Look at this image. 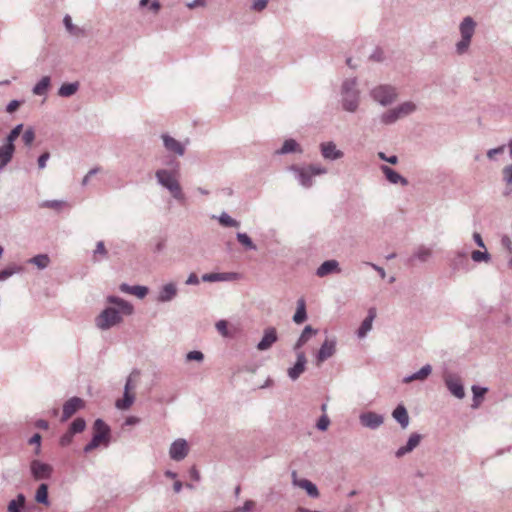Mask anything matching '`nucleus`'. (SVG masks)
I'll list each match as a JSON object with an SVG mask.
<instances>
[{
    "mask_svg": "<svg viewBox=\"0 0 512 512\" xmlns=\"http://www.w3.org/2000/svg\"><path fill=\"white\" fill-rule=\"evenodd\" d=\"M35 500L40 503L48 506L50 504L48 499V485L45 483H42L39 485L36 494H35Z\"/></svg>",
    "mask_w": 512,
    "mask_h": 512,
    "instance_id": "nucleus-31",
    "label": "nucleus"
},
{
    "mask_svg": "<svg viewBox=\"0 0 512 512\" xmlns=\"http://www.w3.org/2000/svg\"><path fill=\"white\" fill-rule=\"evenodd\" d=\"M392 416H407V410L403 405H398L393 411Z\"/></svg>",
    "mask_w": 512,
    "mask_h": 512,
    "instance_id": "nucleus-57",
    "label": "nucleus"
},
{
    "mask_svg": "<svg viewBox=\"0 0 512 512\" xmlns=\"http://www.w3.org/2000/svg\"><path fill=\"white\" fill-rule=\"evenodd\" d=\"M332 272H340V269L338 267V262L336 260L325 261L317 269V275L319 277H324Z\"/></svg>",
    "mask_w": 512,
    "mask_h": 512,
    "instance_id": "nucleus-24",
    "label": "nucleus"
},
{
    "mask_svg": "<svg viewBox=\"0 0 512 512\" xmlns=\"http://www.w3.org/2000/svg\"><path fill=\"white\" fill-rule=\"evenodd\" d=\"M306 318H307L306 303H305L304 298H300L297 301V309L293 316V320L295 323L301 324L302 322H304L306 320Z\"/></svg>",
    "mask_w": 512,
    "mask_h": 512,
    "instance_id": "nucleus-26",
    "label": "nucleus"
},
{
    "mask_svg": "<svg viewBox=\"0 0 512 512\" xmlns=\"http://www.w3.org/2000/svg\"><path fill=\"white\" fill-rule=\"evenodd\" d=\"M329 425L330 418H319L318 422L316 423V427L321 431H325Z\"/></svg>",
    "mask_w": 512,
    "mask_h": 512,
    "instance_id": "nucleus-51",
    "label": "nucleus"
},
{
    "mask_svg": "<svg viewBox=\"0 0 512 512\" xmlns=\"http://www.w3.org/2000/svg\"><path fill=\"white\" fill-rule=\"evenodd\" d=\"M29 262L36 265L39 269H44L49 265L50 259H49L48 255L40 254V255H37V256L31 258L29 260Z\"/></svg>",
    "mask_w": 512,
    "mask_h": 512,
    "instance_id": "nucleus-38",
    "label": "nucleus"
},
{
    "mask_svg": "<svg viewBox=\"0 0 512 512\" xmlns=\"http://www.w3.org/2000/svg\"><path fill=\"white\" fill-rule=\"evenodd\" d=\"M277 331L274 327L267 328L264 331L263 338L257 345V349L264 351L269 349L277 341Z\"/></svg>",
    "mask_w": 512,
    "mask_h": 512,
    "instance_id": "nucleus-15",
    "label": "nucleus"
},
{
    "mask_svg": "<svg viewBox=\"0 0 512 512\" xmlns=\"http://www.w3.org/2000/svg\"><path fill=\"white\" fill-rule=\"evenodd\" d=\"M50 86V77L44 76L34 87L33 92L36 95H44L46 94L48 88Z\"/></svg>",
    "mask_w": 512,
    "mask_h": 512,
    "instance_id": "nucleus-37",
    "label": "nucleus"
},
{
    "mask_svg": "<svg viewBox=\"0 0 512 512\" xmlns=\"http://www.w3.org/2000/svg\"><path fill=\"white\" fill-rule=\"evenodd\" d=\"M431 371H432L431 366L425 365L417 373H414L413 375L405 378L404 381L406 383H409L414 380H424L430 375Z\"/></svg>",
    "mask_w": 512,
    "mask_h": 512,
    "instance_id": "nucleus-33",
    "label": "nucleus"
},
{
    "mask_svg": "<svg viewBox=\"0 0 512 512\" xmlns=\"http://www.w3.org/2000/svg\"><path fill=\"white\" fill-rule=\"evenodd\" d=\"M22 128H23L22 124H19L16 127H14L7 137V142L13 144L14 141L20 136V134L22 132Z\"/></svg>",
    "mask_w": 512,
    "mask_h": 512,
    "instance_id": "nucleus-46",
    "label": "nucleus"
},
{
    "mask_svg": "<svg viewBox=\"0 0 512 512\" xmlns=\"http://www.w3.org/2000/svg\"><path fill=\"white\" fill-rule=\"evenodd\" d=\"M382 172L386 176L387 180L392 184H401L403 186L408 184L407 179L402 177L399 173L391 169L390 167L383 165L381 167Z\"/></svg>",
    "mask_w": 512,
    "mask_h": 512,
    "instance_id": "nucleus-20",
    "label": "nucleus"
},
{
    "mask_svg": "<svg viewBox=\"0 0 512 512\" xmlns=\"http://www.w3.org/2000/svg\"><path fill=\"white\" fill-rule=\"evenodd\" d=\"M111 442V429L102 420L97 418L93 425V437L91 441L84 447V452L89 453L99 447H108Z\"/></svg>",
    "mask_w": 512,
    "mask_h": 512,
    "instance_id": "nucleus-3",
    "label": "nucleus"
},
{
    "mask_svg": "<svg viewBox=\"0 0 512 512\" xmlns=\"http://www.w3.org/2000/svg\"><path fill=\"white\" fill-rule=\"evenodd\" d=\"M255 503L252 500L245 501L243 506L235 508V512H249L254 507Z\"/></svg>",
    "mask_w": 512,
    "mask_h": 512,
    "instance_id": "nucleus-50",
    "label": "nucleus"
},
{
    "mask_svg": "<svg viewBox=\"0 0 512 512\" xmlns=\"http://www.w3.org/2000/svg\"><path fill=\"white\" fill-rule=\"evenodd\" d=\"M295 170L299 174L301 184L305 187H310L312 185V180H311L312 176L318 175V174H321L324 172V170L314 167V166H309L308 168H301V169L297 168Z\"/></svg>",
    "mask_w": 512,
    "mask_h": 512,
    "instance_id": "nucleus-12",
    "label": "nucleus"
},
{
    "mask_svg": "<svg viewBox=\"0 0 512 512\" xmlns=\"http://www.w3.org/2000/svg\"><path fill=\"white\" fill-rule=\"evenodd\" d=\"M26 502V497L24 494L20 493L17 497L11 500L7 506L8 512H21L24 508Z\"/></svg>",
    "mask_w": 512,
    "mask_h": 512,
    "instance_id": "nucleus-29",
    "label": "nucleus"
},
{
    "mask_svg": "<svg viewBox=\"0 0 512 512\" xmlns=\"http://www.w3.org/2000/svg\"><path fill=\"white\" fill-rule=\"evenodd\" d=\"M396 109L401 118V117L409 115L410 113L415 111L416 106L412 102H405V103L401 104L399 107H397Z\"/></svg>",
    "mask_w": 512,
    "mask_h": 512,
    "instance_id": "nucleus-40",
    "label": "nucleus"
},
{
    "mask_svg": "<svg viewBox=\"0 0 512 512\" xmlns=\"http://www.w3.org/2000/svg\"><path fill=\"white\" fill-rule=\"evenodd\" d=\"M510 154L512 156V141L509 143ZM503 181L506 183V191L504 192L505 196H508L512 192V163L507 165L502 170Z\"/></svg>",
    "mask_w": 512,
    "mask_h": 512,
    "instance_id": "nucleus-23",
    "label": "nucleus"
},
{
    "mask_svg": "<svg viewBox=\"0 0 512 512\" xmlns=\"http://www.w3.org/2000/svg\"><path fill=\"white\" fill-rule=\"evenodd\" d=\"M64 24H65V26H66L67 30H68L70 33H73V31H74V26H73V24H72V19H71V17H70V16H68V15H67V16H65V18H64Z\"/></svg>",
    "mask_w": 512,
    "mask_h": 512,
    "instance_id": "nucleus-60",
    "label": "nucleus"
},
{
    "mask_svg": "<svg viewBox=\"0 0 512 512\" xmlns=\"http://www.w3.org/2000/svg\"><path fill=\"white\" fill-rule=\"evenodd\" d=\"M208 0H193L192 2L187 4V7L190 9L196 8V7H203L206 5Z\"/></svg>",
    "mask_w": 512,
    "mask_h": 512,
    "instance_id": "nucleus-58",
    "label": "nucleus"
},
{
    "mask_svg": "<svg viewBox=\"0 0 512 512\" xmlns=\"http://www.w3.org/2000/svg\"><path fill=\"white\" fill-rule=\"evenodd\" d=\"M216 329L217 331L224 337L229 336L228 332V323L225 320H220L216 323Z\"/></svg>",
    "mask_w": 512,
    "mask_h": 512,
    "instance_id": "nucleus-48",
    "label": "nucleus"
},
{
    "mask_svg": "<svg viewBox=\"0 0 512 512\" xmlns=\"http://www.w3.org/2000/svg\"><path fill=\"white\" fill-rule=\"evenodd\" d=\"M188 453L187 442L184 439L174 441L170 447L169 454L175 461L183 460Z\"/></svg>",
    "mask_w": 512,
    "mask_h": 512,
    "instance_id": "nucleus-10",
    "label": "nucleus"
},
{
    "mask_svg": "<svg viewBox=\"0 0 512 512\" xmlns=\"http://www.w3.org/2000/svg\"><path fill=\"white\" fill-rule=\"evenodd\" d=\"M177 293V289L174 284H166L160 291L158 300L160 302L170 301Z\"/></svg>",
    "mask_w": 512,
    "mask_h": 512,
    "instance_id": "nucleus-30",
    "label": "nucleus"
},
{
    "mask_svg": "<svg viewBox=\"0 0 512 512\" xmlns=\"http://www.w3.org/2000/svg\"><path fill=\"white\" fill-rule=\"evenodd\" d=\"M79 88V84L78 82H75V83H64L59 91H58V94L62 97H69V96H72L74 95L77 90Z\"/></svg>",
    "mask_w": 512,
    "mask_h": 512,
    "instance_id": "nucleus-34",
    "label": "nucleus"
},
{
    "mask_svg": "<svg viewBox=\"0 0 512 512\" xmlns=\"http://www.w3.org/2000/svg\"><path fill=\"white\" fill-rule=\"evenodd\" d=\"M384 418H360L361 425L369 429H377L383 424Z\"/></svg>",
    "mask_w": 512,
    "mask_h": 512,
    "instance_id": "nucleus-39",
    "label": "nucleus"
},
{
    "mask_svg": "<svg viewBox=\"0 0 512 512\" xmlns=\"http://www.w3.org/2000/svg\"><path fill=\"white\" fill-rule=\"evenodd\" d=\"M317 334V330L313 329L311 326H306L302 331L298 341L296 342L294 349H300L308 340Z\"/></svg>",
    "mask_w": 512,
    "mask_h": 512,
    "instance_id": "nucleus-28",
    "label": "nucleus"
},
{
    "mask_svg": "<svg viewBox=\"0 0 512 512\" xmlns=\"http://www.w3.org/2000/svg\"><path fill=\"white\" fill-rule=\"evenodd\" d=\"M140 379V372L133 371L127 378L124 395L122 398L116 400L115 405L118 409L125 410L128 409L134 402L135 399V390L138 385Z\"/></svg>",
    "mask_w": 512,
    "mask_h": 512,
    "instance_id": "nucleus-4",
    "label": "nucleus"
},
{
    "mask_svg": "<svg viewBox=\"0 0 512 512\" xmlns=\"http://www.w3.org/2000/svg\"><path fill=\"white\" fill-rule=\"evenodd\" d=\"M190 476L195 481H199L200 480V473H199V471L195 467L191 468Z\"/></svg>",
    "mask_w": 512,
    "mask_h": 512,
    "instance_id": "nucleus-64",
    "label": "nucleus"
},
{
    "mask_svg": "<svg viewBox=\"0 0 512 512\" xmlns=\"http://www.w3.org/2000/svg\"><path fill=\"white\" fill-rule=\"evenodd\" d=\"M376 317V309L370 308L368 311V316L363 320L360 328L358 329V336L360 338L364 337L372 328V322Z\"/></svg>",
    "mask_w": 512,
    "mask_h": 512,
    "instance_id": "nucleus-22",
    "label": "nucleus"
},
{
    "mask_svg": "<svg viewBox=\"0 0 512 512\" xmlns=\"http://www.w3.org/2000/svg\"><path fill=\"white\" fill-rule=\"evenodd\" d=\"M107 301L117 306L118 309L108 307L96 318L97 327L103 330L120 323L122 320L120 313L124 315H131L133 313V306L119 297L110 296Z\"/></svg>",
    "mask_w": 512,
    "mask_h": 512,
    "instance_id": "nucleus-1",
    "label": "nucleus"
},
{
    "mask_svg": "<svg viewBox=\"0 0 512 512\" xmlns=\"http://www.w3.org/2000/svg\"><path fill=\"white\" fill-rule=\"evenodd\" d=\"M431 254H432L431 249L426 248V247H420L418 249V251L416 252V257L420 261H426L431 256Z\"/></svg>",
    "mask_w": 512,
    "mask_h": 512,
    "instance_id": "nucleus-47",
    "label": "nucleus"
},
{
    "mask_svg": "<svg viewBox=\"0 0 512 512\" xmlns=\"http://www.w3.org/2000/svg\"><path fill=\"white\" fill-rule=\"evenodd\" d=\"M20 106V102L17 101V100H12L8 105H7V108H6V111L8 113H13L15 112Z\"/></svg>",
    "mask_w": 512,
    "mask_h": 512,
    "instance_id": "nucleus-56",
    "label": "nucleus"
},
{
    "mask_svg": "<svg viewBox=\"0 0 512 512\" xmlns=\"http://www.w3.org/2000/svg\"><path fill=\"white\" fill-rule=\"evenodd\" d=\"M420 440H421L420 434H417V433L411 434L406 445L400 447L396 451V453H395L396 457L400 458V457L404 456L405 454L411 452L414 448H416L419 445Z\"/></svg>",
    "mask_w": 512,
    "mask_h": 512,
    "instance_id": "nucleus-16",
    "label": "nucleus"
},
{
    "mask_svg": "<svg viewBox=\"0 0 512 512\" xmlns=\"http://www.w3.org/2000/svg\"><path fill=\"white\" fill-rule=\"evenodd\" d=\"M473 238H474L476 244L479 247L485 248L484 242H483L482 237H481V235L479 233H474Z\"/></svg>",
    "mask_w": 512,
    "mask_h": 512,
    "instance_id": "nucleus-63",
    "label": "nucleus"
},
{
    "mask_svg": "<svg viewBox=\"0 0 512 512\" xmlns=\"http://www.w3.org/2000/svg\"><path fill=\"white\" fill-rule=\"evenodd\" d=\"M50 157V154L48 152H45L43 153L39 159H38V165H39V168H44L46 166V162L47 160L49 159Z\"/></svg>",
    "mask_w": 512,
    "mask_h": 512,
    "instance_id": "nucleus-59",
    "label": "nucleus"
},
{
    "mask_svg": "<svg viewBox=\"0 0 512 512\" xmlns=\"http://www.w3.org/2000/svg\"><path fill=\"white\" fill-rule=\"evenodd\" d=\"M203 354L202 352L200 351H191L187 354V360L188 361H192V360H196V361H201L203 360Z\"/></svg>",
    "mask_w": 512,
    "mask_h": 512,
    "instance_id": "nucleus-52",
    "label": "nucleus"
},
{
    "mask_svg": "<svg viewBox=\"0 0 512 512\" xmlns=\"http://www.w3.org/2000/svg\"><path fill=\"white\" fill-rule=\"evenodd\" d=\"M298 486L306 490L307 494L312 497L316 498L319 496V491L317 486L312 483L310 480L302 479L298 483Z\"/></svg>",
    "mask_w": 512,
    "mask_h": 512,
    "instance_id": "nucleus-32",
    "label": "nucleus"
},
{
    "mask_svg": "<svg viewBox=\"0 0 512 512\" xmlns=\"http://www.w3.org/2000/svg\"><path fill=\"white\" fill-rule=\"evenodd\" d=\"M219 222L221 223V225L226 226V227H238L239 226V223L226 213H223L220 216Z\"/></svg>",
    "mask_w": 512,
    "mask_h": 512,
    "instance_id": "nucleus-42",
    "label": "nucleus"
},
{
    "mask_svg": "<svg viewBox=\"0 0 512 512\" xmlns=\"http://www.w3.org/2000/svg\"><path fill=\"white\" fill-rule=\"evenodd\" d=\"M336 351V343L333 340H325L322 344L317 357L316 365L320 366L325 360L332 357Z\"/></svg>",
    "mask_w": 512,
    "mask_h": 512,
    "instance_id": "nucleus-11",
    "label": "nucleus"
},
{
    "mask_svg": "<svg viewBox=\"0 0 512 512\" xmlns=\"http://www.w3.org/2000/svg\"><path fill=\"white\" fill-rule=\"evenodd\" d=\"M306 357L303 352L297 354V361L295 365L288 370V375L291 379L296 380L305 370Z\"/></svg>",
    "mask_w": 512,
    "mask_h": 512,
    "instance_id": "nucleus-17",
    "label": "nucleus"
},
{
    "mask_svg": "<svg viewBox=\"0 0 512 512\" xmlns=\"http://www.w3.org/2000/svg\"><path fill=\"white\" fill-rule=\"evenodd\" d=\"M235 278L234 273H209L202 276L205 282L227 281Z\"/></svg>",
    "mask_w": 512,
    "mask_h": 512,
    "instance_id": "nucleus-27",
    "label": "nucleus"
},
{
    "mask_svg": "<svg viewBox=\"0 0 512 512\" xmlns=\"http://www.w3.org/2000/svg\"><path fill=\"white\" fill-rule=\"evenodd\" d=\"M198 283H199V279L195 273L190 274L186 280V284H188V285H196Z\"/></svg>",
    "mask_w": 512,
    "mask_h": 512,
    "instance_id": "nucleus-61",
    "label": "nucleus"
},
{
    "mask_svg": "<svg viewBox=\"0 0 512 512\" xmlns=\"http://www.w3.org/2000/svg\"><path fill=\"white\" fill-rule=\"evenodd\" d=\"M399 118H400V116L397 112V109L395 108V109L389 110L386 113H384L382 116V121L386 124H390Z\"/></svg>",
    "mask_w": 512,
    "mask_h": 512,
    "instance_id": "nucleus-41",
    "label": "nucleus"
},
{
    "mask_svg": "<svg viewBox=\"0 0 512 512\" xmlns=\"http://www.w3.org/2000/svg\"><path fill=\"white\" fill-rule=\"evenodd\" d=\"M268 0H255L253 3V9L256 11H262L267 6Z\"/></svg>",
    "mask_w": 512,
    "mask_h": 512,
    "instance_id": "nucleus-55",
    "label": "nucleus"
},
{
    "mask_svg": "<svg viewBox=\"0 0 512 512\" xmlns=\"http://www.w3.org/2000/svg\"><path fill=\"white\" fill-rule=\"evenodd\" d=\"M471 258L475 262H481V261L487 262L490 259V255L487 252H481V251L475 250L472 252Z\"/></svg>",
    "mask_w": 512,
    "mask_h": 512,
    "instance_id": "nucleus-45",
    "label": "nucleus"
},
{
    "mask_svg": "<svg viewBox=\"0 0 512 512\" xmlns=\"http://www.w3.org/2000/svg\"><path fill=\"white\" fill-rule=\"evenodd\" d=\"M14 144L6 142L0 147V169L6 166L12 159Z\"/></svg>",
    "mask_w": 512,
    "mask_h": 512,
    "instance_id": "nucleus-21",
    "label": "nucleus"
},
{
    "mask_svg": "<svg viewBox=\"0 0 512 512\" xmlns=\"http://www.w3.org/2000/svg\"><path fill=\"white\" fill-rule=\"evenodd\" d=\"M106 255H107V250L105 248L104 242H102V241L97 242L96 248H95L94 254H93L94 261L99 260L98 256L105 257Z\"/></svg>",
    "mask_w": 512,
    "mask_h": 512,
    "instance_id": "nucleus-44",
    "label": "nucleus"
},
{
    "mask_svg": "<svg viewBox=\"0 0 512 512\" xmlns=\"http://www.w3.org/2000/svg\"><path fill=\"white\" fill-rule=\"evenodd\" d=\"M35 139V133L32 129H27L22 135V140L25 145L30 146Z\"/></svg>",
    "mask_w": 512,
    "mask_h": 512,
    "instance_id": "nucleus-49",
    "label": "nucleus"
},
{
    "mask_svg": "<svg viewBox=\"0 0 512 512\" xmlns=\"http://www.w3.org/2000/svg\"><path fill=\"white\" fill-rule=\"evenodd\" d=\"M446 386L449 391L457 398L461 399L464 397L465 392L461 380L456 377L449 375L445 379Z\"/></svg>",
    "mask_w": 512,
    "mask_h": 512,
    "instance_id": "nucleus-13",
    "label": "nucleus"
},
{
    "mask_svg": "<svg viewBox=\"0 0 512 512\" xmlns=\"http://www.w3.org/2000/svg\"><path fill=\"white\" fill-rule=\"evenodd\" d=\"M30 467L33 477L37 480L49 479L53 472L51 465L39 460H33L30 464Z\"/></svg>",
    "mask_w": 512,
    "mask_h": 512,
    "instance_id": "nucleus-9",
    "label": "nucleus"
},
{
    "mask_svg": "<svg viewBox=\"0 0 512 512\" xmlns=\"http://www.w3.org/2000/svg\"><path fill=\"white\" fill-rule=\"evenodd\" d=\"M474 30L475 22L473 21V19L471 17L464 18L460 25L462 39L457 44V51L459 54L464 53L468 49L471 38L474 34Z\"/></svg>",
    "mask_w": 512,
    "mask_h": 512,
    "instance_id": "nucleus-6",
    "label": "nucleus"
},
{
    "mask_svg": "<svg viewBox=\"0 0 512 512\" xmlns=\"http://www.w3.org/2000/svg\"><path fill=\"white\" fill-rule=\"evenodd\" d=\"M162 138L164 146L168 151L174 152L175 154H178L180 156L184 154L185 147L179 141L168 135H163Z\"/></svg>",
    "mask_w": 512,
    "mask_h": 512,
    "instance_id": "nucleus-19",
    "label": "nucleus"
},
{
    "mask_svg": "<svg viewBox=\"0 0 512 512\" xmlns=\"http://www.w3.org/2000/svg\"><path fill=\"white\" fill-rule=\"evenodd\" d=\"M291 152H301V149L295 140L288 139L283 143L282 148L277 153L286 154Z\"/></svg>",
    "mask_w": 512,
    "mask_h": 512,
    "instance_id": "nucleus-35",
    "label": "nucleus"
},
{
    "mask_svg": "<svg viewBox=\"0 0 512 512\" xmlns=\"http://www.w3.org/2000/svg\"><path fill=\"white\" fill-rule=\"evenodd\" d=\"M40 443H41V435L39 433L34 434L29 439V444H36L37 445L36 454H38L40 452Z\"/></svg>",
    "mask_w": 512,
    "mask_h": 512,
    "instance_id": "nucleus-53",
    "label": "nucleus"
},
{
    "mask_svg": "<svg viewBox=\"0 0 512 512\" xmlns=\"http://www.w3.org/2000/svg\"><path fill=\"white\" fill-rule=\"evenodd\" d=\"M355 86V80H347L343 84V107L349 112H354L358 107V93Z\"/></svg>",
    "mask_w": 512,
    "mask_h": 512,
    "instance_id": "nucleus-5",
    "label": "nucleus"
},
{
    "mask_svg": "<svg viewBox=\"0 0 512 512\" xmlns=\"http://www.w3.org/2000/svg\"><path fill=\"white\" fill-rule=\"evenodd\" d=\"M156 178L162 186L169 190L175 199L180 201L184 200V194L178 180L179 163H177L176 167L171 171L166 169H160L156 171Z\"/></svg>",
    "mask_w": 512,
    "mask_h": 512,
    "instance_id": "nucleus-2",
    "label": "nucleus"
},
{
    "mask_svg": "<svg viewBox=\"0 0 512 512\" xmlns=\"http://www.w3.org/2000/svg\"><path fill=\"white\" fill-rule=\"evenodd\" d=\"M396 95L395 89L390 86H379L372 91L373 98L382 105L391 103Z\"/></svg>",
    "mask_w": 512,
    "mask_h": 512,
    "instance_id": "nucleus-7",
    "label": "nucleus"
},
{
    "mask_svg": "<svg viewBox=\"0 0 512 512\" xmlns=\"http://www.w3.org/2000/svg\"><path fill=\"white\" fill-rule=\"evenodd\" d=\"M501 244L509 253H512V240L509 236H503Z\"/></svg>",
    "mask_w": 512,
    "mask_h": 512,
    "instance_id": "nucleus-54",
    "label": "nucleus"
},
{
    "mask_svg": "<svg viewBox=\"0 0 512 512\" xmlns=\"http://www.w3.org/2000/svg\"><path fill=\"white\" fill-rule=\"evenodd\" d=\"M472 391H473V404L472 406L473 407H478L485 394L487 393V388H484V387H479V386H473L472 387Z\"/></svg>",
    "mask_w": 512,
    "mask_h": 512,
    "instance_id": "nucleus-36",
    "label": "nucleus"
},
{
    "mask_svg": "<svg viewBox=\"0 0 512 512\" xmlns=\"http://www.w3.org/2000/svg\"><path fill=\"white\" fill-rule=\"evenodd\" d=\"M85 407V401L79 397H72L63 406V416H72Z\"/></svg>",
    "mask_w": 512,
    "mask_h": 512,
    "instance_id": "nucleus-14",
    "label": "nucleus"
},
{
    "mask_svg": "<svg viewBox=\"0 0 512 512\" xmlns=\"http://www.w3.org/2000/svg\"><path fill=\"white\" fill-rule=\"evenodd\" d=\"M321 152L326 159H339L343 156V152L336 149V145L333 142H327L321 144Z\"/></svg>",
    "mask_w": 512,
    "mask_h": 512,
    "instance_id": "nucleus-18",
    "label": "nucleus"
},
{
    "mask_svg": "<svg viewBox=\"0 0 512 512\" xmlns=\"http://www.w3.org/2000/svg\"><path fill=\"white\" fill-rule=\"evenodd\" d=\"M503 151H504V147L503 146L495 148V149H491V150L488 151L487 156L490 159H492L494 157V155L503 153Z\"/></svg>",
    "mask_w": 512,
    "mask_h": 512,
    "instance_id": "nucleus-62",
    "label": "nucleus"
},
{
    "mask_svg": "<svg viewBox=\"0 0 512 512\" xmlns=\"http://www.w3.org/2000/svg\"><path fill=\"white\" fill-rule=\"evenodd\" d=\"M120 290L124 293L135 295L138 298H144L148 293V289L145 286H129L125 283L120 285Z\"/></svg>",
    "mask_w": 512,
    "mask_h": 512,
    "instance_id": "nucleus-25",
    "label": "nucleus"
},
{
    "mask_svg": "<svg viewBox=\"0 0 512 512\" xmlns=\"http://www.w3.org/2000/svg\"><path fill=\"white\" fill-rule=\"evenodd\" d=\"M86 424L83 418H75V420L71 423L69 429L66 433H64L60 438V444L62 446H67L72 442L73 436L76 433H80L84 430Z\"/></svg>",
    "mask_w": 512,
    "mask_h": 512,
    "instance_id": "nucleus-8",
    "label": "nucleus"
},
{
    "mask_svg": "<svg viewBox=\"0 0 512 512\" xmlns=\"http://www.w3.org/2000/svg\"><path fill=\"white\" fill-rule=\"evenodd\" d=\"M238 241L245 246L248 249H256V246L253 244L250 237L245 233H238L237 234Z\"/></svg>",
    "mask_w": 512,
    "mask_h": 512,
    "instance_id": "nucleus-43",
    "label": "nucleus"
}]
</instances>
